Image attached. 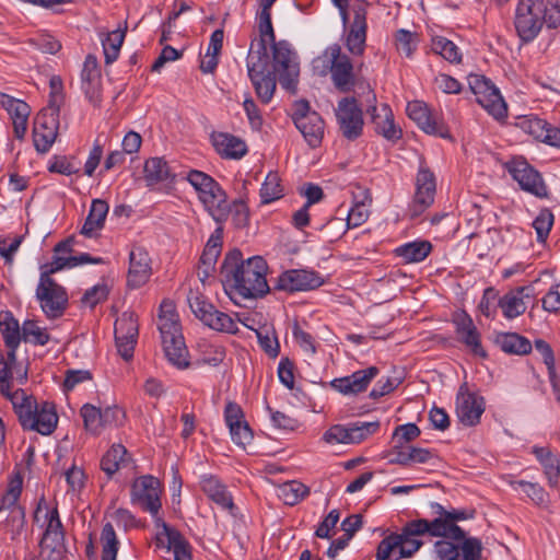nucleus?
Returning a JSON list of instances; mask_svg holds the SVG:
<instances>
[{
  "label": "nucleus",
  "mask_w": 560,
  "mask_h": 560,
  "mask_svg": "<svg viewBox=\"0 0 560 560\" xmlns=\"http://www.w3.org/2000/svg\"><path fill=\"white\" fill-rule=\"evenodd\" d=\"M273 49V74L278 75L281 86L288 91H294L298 82L300 67L298 57L288 44L279 42L272 45Z\"/></svg>",
  "instance_id": "1a4fd4ad"
},
{
  "label": "nucleus",
  "mask_w": 560,
  "mask_h": 560,
  "mask_svg": "<svg viewBox=\"0 0 560 560\" xmlns=\"http://www.w3.org/2000/svg\"><path fill=\"white\" fill-rule=\"evenodd\" d=\"M394 451L396 452V456L389 459V463L401 466H409L411 464H425L433 457V454L427 448L409 447L406 451L401 446L400 448Z\"/></svg>",
  "instance_id": "79ce46f5"
},
{
  "label": "nucleus",
  "mask_w": 560,
  "mask_h": 560,
  "mask_svg": "<svg viewBox=\"0 0 560 560\" xmlns=\"http://www.w3.org/2000/svg\"><path fill=\"white\" fill-rule=\"evenodd\" d=\"M200 486L211 501L223 509H233L232 497L218 478L211 475L203 476L200 480Z\"/></svg>",
  "instance_id": "e433bc0d"
},
{
  "label": "nucleus",
  "mask_w": 560,
  "mask_h": 560,
  "mask_svg": "<svg viewBox=\"0 0 560 560\" xmlns=\"http://www.w3.org/2000/svg\"><path fill=\"white\" fill-rule=\"evenodd\" d=\"M211 139L217 152L224 158L241 159L247 152L245 142L232 135L213 133Z\"/></svg>",
  "instance_id": "72a5a7b5"
},
{
  "label": "nucleus",
  "mask_w": 560,
  "mask_h": 560,
  "mask_svg": "<svg viewBox=\"0 0 560 560\" xmlns=\"http://www.w3.org/2000/svg\"><path fill=\"white\" fill-rule=\"evenodd\" d=\"M47 525L39 542L42 560H62L66 553L65 533L57 509L46 514Z\"/></svg>",
  "instance_id": "6e6552de"
},
{
  "label": "nucleus",
  "mask_w": 560,
  "mask_h": 560,
  "mask_svg": "<svg viewBox=\"0 0 560 560\" xmlns=\"http://www.w3.org/2000/svg\"><path fill=\"white\" fill-rule=\"evenodd\" d=\"M431 47L435 54L442 56L445 60L452 63H459L462 61V52L459 48L446 37H433Z\"/></svg>",
  "instance_id": "de8ad7c7"
},
{
  "label": "nucleus",
  "mask_w": 560,
  "mask_h": 560,
  "mask_svg": "<svg viewBox=\"0 0 560 560\" xmlns=\"http://www.w3.org/2000/svg\"><path fill=\"white\" fill-rule=\"evenodd\" d=\"M339 130L348 140H354L363 131V113L354 97H343L335 109Z\"/></svg>",
  "instance_id": "9d476101"
},
{
  "label": "nucleus",
  "mask_w": 560,
  "mask_h": 560,
  "mask_svg": "<svg viewBox=\"0 0 560 560\" xmlns=\"http://www.w3.org/2000/svg\"><path fill=\"white\" fill-rule=\"evenodd\" d=\"M407 115L413 120L419 128L429 135L447 138L448 133L443 124L439 122L436 117L432 115L428 105L421 101H413L407 105Z\"/></svg>",
  "instance_id": "393cba45"
},
{
  "label": "nucleus",
  "mask_w": 560,
  "mask_h": 560,
  "mask_svg": "<svg viewBox=\"0 0 560 560\" xmlns=\"http://www.w3.org/2000/svg\"><path fill=\"white\" fill-rule=\"evenodd\" d=\"M108 203L102 199L92 200L89 214L81 229V234L85 237H95L104 228L105 220L108 213Z\"/></svg>",
  "instance_id": "2f4dec72"
},
{
  "label": "nucleus",
  "mask_w": 560,
  "mask_h": 560,
  "mask_svg": "<svg viewBox=\"0 0 560 560\" xmlns=\"http://www.w3.org/2000/svg\"><path fill=\"white\" fill-rule=\"evenodd\" d=\"M101 544L102 560H116L119 542L110 523H106L102 529Z\"/></svg>",
  "instance_id": "603ef678"
},
{
  "label": "nucleus",
  "mask_w": 560,
  "mask_h": 560,
  "mask_svg": "<svg viewBox=\"0 0 560 560\" xmlns=\"http://www.w3.org/2000/svg\"><path fill=\"white\" fill-rule=\"evenodd\" d=\"M460 542L456 545L447 540L435 542V552L440 560H457L460 551L463 560H481V541L477 538L454 539Z\"/></svg>",
  "instance_id": "dca6fc26"
},
{
  "label": "nucleus",
  "mask_w": 560,
  "mask_h": 560,
  "mask_svg": "<svg viewBox=\"0 0 560 560\" xmlns=\"http://www.w3.org/2000/svg\"><path fill=\"white\" fill-rule=\"evenodd\" d=\"M319 230L323 232L324 237L334 242L339 240L349 230L345 219L331 218L327 223L323 224Z\"/></svg>",
  "instance_id": "69168bd1"
},
{
  "label": "nucleus",
  "mask_w": 560,
  "mask_h": 560,
  "mask_svg": "<svg viewBox=\"0 0 560 560\" xmlns=\"http://www.w3.org/2000/svg\"><path fill=\"white\" fill-rule=\"evenodd\" d=\"M430 534L434 537H445L450 539H463L464 530L459 526H450L441 520H416L409 522L402 529L401 536L402 544L399 545V555L395 558L410 557L412 556L422 545L421 540L413 538V536H420L423 534Z\"/></svg>",
  "instance_id": "20e7f679"
},
{
  "label": "nucleus",
  "mask_w": 560,
  "mask_h": 560,
  "mask_svg": "<svg viewBox=\"0 0 560 560\" xmlns=\"http://www.w3.org/2000/svg\"><path fill=\"white\" fill-rule=\"evenodd\" d=\"M508 167L522 189L539 198L547 197V188L541 176L525 160L514 159L508 164Z\"/></svg>",
  "instance_id": "2eb2a0df"
},
{
  "label": "nucleus",
  "mask_w": 560,
  "mask_h": 560,
  "mask_svg": "<svg viewBox=\"0 0 560 560\" xmlns=\"http://www.w3.org/2000/svg\"><path fill=\"white\" fill-rule=\"evenodd\" d=\"M431 252L429 242H411L401 245L395 249L397 256L401 257L405 262L422 261Z\"/></svg>",
  "instance_id": "37998d69"
},
{
  "label": "nucleus",
  "mask_w": 560,
  "mask_h": 560,
  "mask_svg": "<svg viewBox=\"0 0 560 560\" xmlns=\"http://www.w3.org/2000/svg\"><path fill=\"white\" fill-rule=\"evenodd\" d=\"M517 127L541 142L560 148V129L550 127L547 121L536 116L520 118Z\"/></svg>",
  "instance_id": "a878e982"
},
{
  "label": "nucleus",
  "mask_w": 560,
  "mask_h": 560,
  "mask_svg": "<svg viewBox=\"0 0 560 560\" xmlns=\"http://www.w3.org/2000/svg\"><path fill=\"white\" fill-rule=\"evenodd\" d=\"M375 125L377 133L387 140H397L400 138L401 131L394 124V116L387 104H382L380 112L376 106L368 109Z\"/></svg>",
  "instance_id": "7c9ffc66"
},
{
  "label": "nucleus",
  "mask_w": 560,
  "mask_h": 560,
  "mask_svg": "<svg viewBox=\"0 0 560 560\" xmlns=\"http://www.w3.org/2000/svg\"><path fill=\"white\" fill-rule=\"evenodd\" d=\"M435 188L434 174L425 165H420L416 177V194L413 199L415 214L421 213L433 203Z\"/></svg>",
  "instance_id": "5701e85b"
},
{
  "label": "nucleus",
  "mask_w": 560,
  "mask_h": 560,
  "mask_svg": "<svg viewBox=\"0 0 560 560\" xmlns=\"http://www.w3.org/2000/svg\"><path fill=\"white\" fill-rule=\"evenodd\" d=\"M57 423L58 416L55 406L51 402L45 401L40 407L36 404L34 411H31L28 422L24 420L21 425L24 430L36 431L43 435H49L57 428Z\"/></svg>",
  "instance_id": "b1692460"
},
{
  "label": "nucleus",
  "mask_w": 560,
  "mask_h": 560,
  "mask_svg": "<svg viewBox=\"0 0 560 560\" xmlns=\"http://www.w3.org/2000/svg\"><path fill=\"white\" fill-rule=\"evenodd\" d=\"M553 224V214L549 209H542L533 222L538 241L542 242L548 236Z\"/></svg>",
  "instance_id": "338daca9"
},
{
  "label": "nucleus",
  "mask_w": 560,
  "mask_h": 560,
  "mask_svg": "<svg viewBox=\"0 0 560 560\" xmlns=\"http://www.w3.org/2000/svg\"><path fill=\"white\" fill-rule=\"evenodd\" d=\"M109 293L108 285L104 282L97 283L86 290L81 299V303L85 307L94 308L98 303L104 302Z\"/></svg>",
  "instance_id": "0e129e2a"
},
{
  "label": "nucleus",
  "mask_w": 560,
  "mask_h": 560,
  "mask_svg": "<svg viewBox=\"0 0 560 560\" xmlns=\"http://www.w3.org/2000/svg\"><path fill=\"white\" fill-rule=\"evenodd\" d=\"M535 351L541 357L549 375V381L555 384L556 370H555V358L551 347L542 339H537L534 343Z\"/></svg>",
  "instance_id": "e2e57ef3"
},
{
  "label": "nucleus",
  "mask_w": 560,
  "mask_h": 560,
  "mask_svg": "<svg viewBox=\"0 0 560 560\" xmlns=\"http://www.w3.org/2000/svg\"><path fill=\"white\" fill-rule=\"evenodd\" d=\"M81 88L90 103L98 106L102 96L101 70L97 59L93 55H88L84 60L81 71Z\"/></svg>",
  "instance_id": "4be33fe9"
},
{
  "label": "nucleus",
  "mask_w": 560,
  "mask_h": 560,
  "mask_svg": "<svg viewBox=\"0 0 560 560\" xmlns=\"http://www.w3.org/2000/svg\"><path fill=\"white\" fill-rule=\"evenodd\" d=\"M402 544L401 536L398 534H392L385 537L378 545L376 558L377 560H388L392 556H395L396 550H399V545Z\"/></svg>",
  "instance_id": "774afa93"
},
{
  "label": "nucleus",
  "mask_w": 560,
  "mask_h": 560,
  "mask_svg": "<svg viewBox=\"0 0 560 560\" xmlns=\"http://www.w3.org/2000/svg\"><path fill=\"white\" fill-rule=\"evenodd\" d=\"M187 300L194 315L206 324L215 307L198 292L190 291Z\"/></svg>",
  "instance_id": "6e6d98bb"
},
{
  "label": "nucleus",
  "mask_w": 560,
  "mask_h": 560,
  "mask_svg": "<svg viewBox=\"0 0 560 560\" xmlns=\"http://www.w3.org/2000/svg\"><path fill=\"white\" fill-rule=\"evenodd\" d=\"M353 21L346 36L345 45L352 56H362L366 42V3L355 1L351 5Z\"/></svg>",
  "instance_id": "ddd939ff"
},
{
  "label": "nucleus",
  "mask_w": 560,
  "mask_h": 560,
  "mask_svg": "<svg viewBox=\"0 0 560 560\" xmlns=\"http://www.w3.org/2000/svg\"><path fill=\"white\" fill-rule=\"evenodd\" d=\"M81 417L85 430L90 433L97 435L104 429L103 413L98 408L86 404L81 408Z\"/></svg>",
  "instance_id": "864d4df0"
},
{
  "label": "nucleus",
  "mask_w": 560,
  "mask_h": 560,
  "mask_svg": "<svg viewBox=\"0 0 560 560\" xmlns=\"http://www.w3.org/2000/svg\"><path fill=\"white\" fill-rule=\"evenodd\" d=\"M144 175L151 183L163 182L170 176V167L163 159L151 158L144 164Z\"/></svg>",
  "instance_id": "5fc2aeb1"
},
{
  "label": "nucleus",
  "mask_w": 560,
  "mask_h": 560,
  "mask_svg": "<svg viewBox=\"0 0 560 560\" xmlns=\"http://www.w3.org/2000/svg\"><path fill=\"white\" fill-rule=\"evenodd\" d=\"M312 66L319 75L330 73L332 84L339 92L348 93L355 85L353 65L338 44L328 46L313 60Z\"/></svg>",
  "instance_id": "7ed1b4c3"
},
{
  "label": "nucleus",
  "mask_w": 560,
  "mask_h": 560,
  "mask_svg": "<svg viewBox=\"0 0 560 560\" xmlns=\"http://www.w3.org/2000/svg\"><path fill=\"white\" fill-rule=\"evenodd\" d=\"M497 345L502 351L510 354L524 355L530 352V341L516 332H502L495 338Z\"/></svg>",
  "instance_id": "ea45409f"
},
{
  "label": "nucleus",
  "mask_w": 560,
  "mask_h": 560,
  "mask_svg": "<svg viewBox=\"0 0 560 560\" xmlns=\"http://www.w3.org/2000/svg\"><path fill=\"white\" fill-rule=\"evenodd\" d=\"M378 373L380 370L376 366H370L364 370L355 371L351 375L334 378L328 382V385H338V383L341 385H368Z\"/></svg>",
  "instance_id": "3c124183"
},
{
  "label": "nucleus",
  "mask_w": 560,
  "mask_h": 560,
  "mask_svg": "<svg viewBox=\"0 0 560 560\" xmlns=\"http://www.w3.org/2000/svg\"><path fill=\"white\" fill-rule=\"evenodd\" d=\"M246 61L249 79L273 74L269 71L268 47L262 44L250 45Z\"/></svg>",
  "instance_id": "473e14b6"
},
{
  "label": "nucleus",
  "mask_w": 560,
  "mask_h": 560,
  "mask_svg": "<svg viewBox=\"0 0 560 560\" xmlns=\"http://www.w3.org/2000/svg\"><path fill=\"white\" fill-rule=\"evenodd\" d=\"M0 329L7 347L10 349L9 357L13 360L15 349L23 338L19 322L13 318L11 313L0 315Z\"/></svg>",
  "instance_id": "4c0bfd02"
},
{
  "label": "nucleus",
  "mask_w": 560,
  "mask_h": 560,
  "mask_svg": "<svg viewBox=\"0 0 560 560\" xmlns=\"http://www.w3.org/2000/svg\"><path fill=\"white\" fill-rule=\"evenodd\" d=\"M456 332L460 341H463L475 354L485 357V351L480 343V335L471 319L465 312H456L453 316Z\"/></svg>",
  "instance_id": "bb28decb"
},
{
  "label": "nucleus",
  "mask_w": 560,
  "mask_h": 560,
  "mask_svg": "<svg viewBox=\"0 0 560 560\" xmlns=\"http://www.w3.org/2000/svg\"><path fill=\"white\" fill-rule=\"evenodd\" d=\"M22 336L25 341L44 346L49 340L47 330L40 327L36 320L27 319L22 326Z\"/></svg>",
  "instance_id": "bf43d9fd"
},
{
  "label": "nucleus",
  "mask_w": 560,
  "mask_h": 560,
  "mask_svg": "<svg viewBox=\"0 0 560 560\" xmlns=\"http://www.w3.org/2000/svg\"><path fill=\"white\" fill-rule=\"evenodd\" d=\"M187 180L194 187L199 200L211 217L217 222L224 221L229 214L230 206L226 195L219 184L208 174L197 170L188 172Z\"/></svg>",
  "instance_id": "39448f33"
},
{
  "label": "nucleus",
  "mask_w": 560,
  "mask_h": 560,
  "mask_svg": "<svg viewBox=\"0 0 560 560\" xmlns=\"http://www.w3.org/2000/svg\"><path fill=\"white\" fill-rule=\"evenodd\" d=\"M257 96L264 103H269L276 91V75H266L256 79H250Z\"/></svg>",
  "instance_id": "052dcab7"
},
{
  "label": "nucleus",
  "mask_w": 560,
  "mask_h": 560,
  "mask_svg": "<svg viewBox=\"0 0 560 560\" xmlns=\"http://www.w3.org/2000/svg\"><path fill=\"white\" fill-rule=\"evenodd\" d=\"M296 128L301 131L311 148H317L322 143L324 137V121L317 113L299 117Z\"/></svg>",
  "instance_id": "f704fd0d"
},
{
  "label": "nucleus",
  "mask_w": 560,
  "mask_h": 560,
  "mask_svg": "<svg viewBox=\"0 0 560 560\" xmlns=\"http://www.w3.org/2000/svg\"><path fill=\"white\" fill-rule=\"evenodd\" d=\"M160 481L152 476H142L131 487V501L155 516L161 508Z\"/></svg>",
  "instance_id": "9b49d317"
},
{
  "label": "nucleus",
  "mask_w": 560,
  "mask_h": 560,
  "mask_svg": "<svg viewBox=\"0 0 560 560\" xmlns=\"http://www.w3.org/2000/svg\"><path fill=\"white\" fill-rule=\"evenodd\" d=\"M125 36L126 28H117L109 32L106 37L102 39L105 62L107 65L113 63L118 58Z\"/></svg>",
  "instance_id": "a18cd8bd"
},
{
  "label": "nucleus",
  "mask_w": 560,
  "mask_h": 560,
  "mask_svg": "<svg viewBox=\"0 0 560 560\" xmlns=\"http://www.w3.org/2000/svg\"><path fill=\"white\" fill-rule=\"evenodd\" d=\"M36 299L49 319L59 318L68 307V293L48 273H42L36 288Z\"/></svg>",
  "instance_id": "423d86ee"
},
{
  "label": "nucleus",
  "mask_w": 560,
  "mask_h": 560,
  "mask_svg": "<svg viewBox=\"0 0 560 560\" xmlns=\"http://www.w3.org/2000/svg\"><path fill=\"white\" fill-rule=\"evenodd\" d=\"M283 196L281 179L277 173L270 172L260 188L262 203H270Z\"/></svg>",
  "instance_id": "8fccbe9b"
},
{
  "label": "nucleus",
  "mask_w": 560,
  "mask_h": 560,
  "mask_svg": "<svg viewBox=\"0 0 560 560\" xmlns=\"http://www.w3.org/2000/svg\"><path fill=\"white\" fill-rule=\"evenodd\" d=\"M483 412V397L470 392L468 387H460L456 399V413L459 421L464 425L474 427L479 423Z\"/></svg>",
  "instance_id": "f3484780"
},
{
  "label": "nucleus",
  "mask_w": 560,
  "mask_h": 560,
  "mask_svg": "<svg viewBox=\"0 0 560 560\" xmlns=\"http://www.w3.org/2000/svg\"><path fill=\"white\" fill-rule=\"evenodd\" d=\"M159 330L162 340L182 335L178 315L175 312V305L171 301L162 302L159 314Z\"/></svg>",
  "instance_id": "c9c22d12"
},
{
  "label": "nucleus",
  "mask_w": 560,
  "mask_h": 560,
  "mask_svg": "<svg viewBox=\"0 0 560 560\" xmlns=\"http://www.w3.org/2000/svg\"><path fill=\"white\" fill-rule=\"evenodd\" d=\"M267 264L259 257L243 260L237 249L225 255L221 275L225 285L245 299L262 296L269 291L266 280Z\"/></svg>",
  "instance_id": "f257e3e1"
},
{
  "label": "nucleus",
  "mask_w": 560,
  "mask_h": 560,
  "mask_svg": "<svg viewBox=\"0 0 560 560\" xmlns=\"http://www.w3.org/2000/svg\"><path fill=\"white\" fill-rule=\"evenodd\" d=\"M156 546L173 550L174 560H191L187 541L174 528L170 527L163 520L156 518Z\"/></svg>",
  "instance_id": "6ab92c4d"
},
{
  "label": "nucleus",
  "mask_w": 560,
  "mask_h": 560,
  "mask_svg": "<svg viewBox=\"0 0 560 560\" xmlns=\"http://www.w3.org/2000/svg\"><path fill=\"white\" fill-rule=\"evenodd\" d=\"M138 337V322L132 312H125L115 322V341L119 355L129 360L133 355Z\"/></svg>",
  "instance_id": "f8f14e48"
},
{
  "label": "nucleus",
  "mask_w": 560,
  "mask_h": 560,
  "mask_svg": "<svg viewBox=\"0 0 560 560\" xmlns=\"http://www.w3.org/2000/svg\"><path fill=\"white\" fill-rule=\"evenodd\" d=\"M532 293L533 290L530 288L523 287L504 294L499 300V306L501 307L503 315L509 319L522 315L527 308V304L532 299Z\"/></svg>",
  "instance_id": "c756f323"
},
{
  "label": "nucleus",
  "mask_w": 560,
  "mask_h": 560,
  "mask_svg": "<svg viewBox=\"0 0 560 560\" xmlns=\"http://www.w3.org/2000/svg\"><path fill=\"white\" fill-rule=\"evenodd\" d=\"M270 9L271 8L260 7V12L257 16L259 39L252 44H262L264 46H268V44H276Z\"/></svg>",
  "instance_id": "09e8293b"
},
{
  "label": "nucleus",
  "mask_w": 560,
  "mask_h": 560,
  "mask_svg": "<svg viewBox=\"0 0 560 560\" xmlns=\"http://www.w3.org/2000/svg\"><path fill=\"white\" fill-rule=\"evenodd\" d=\"M151 259L147 249L139 245H133L129 253L128 285L130 288H140L151 277Z\"/></svg>",
  "instance_id": "aec40b11"
},
{
  "label": "nucleus",
  "mask_w": 560,
  "mask_h": 560,
  "mask_svg": "<svg viewBox=\"0 0 560 560\" xmlns=\"http://www.w3.org/2000/svg\"><path fill=\"white\" fill-rule=\"evenodd\" d=\"M310 489L300 481L284 482L279 487V498L288 505H294L308 495Z\"/></svg>",
  "instance_id": "49530a36"
},
{
  "label": "nucleus",
  "mask_w": 560,
  "mask_h": 560,
  "mask_svg": "<svg viewBox=\"0 0 560 560\" xmlns=\"http://www.w3.org/2000/svg\"><path fill=\"white\" fill-rule=\"evenodd\" d=\"M59 119L55 114L38 113L34 119L33 141L37 152L47 153L56 141Z\"/></svg>",
  "instance_id": "a211bd4d"
},
{
  "label": "nucleus",
  "mask_w": 560,
  "mask_h": 560,
  "mask_svg": "<svg viewBox=\"0 0 560 560\" xmlns=\"http://www.w3.org/2000/svg\"><path fill=\"white\" fill-rule=\"evenodd\" d=\"M0 389L2 395L11 401L20 423L22 424L24 420L28 422L31 411H34L37 404L33 394L22 387H0Z\"/></svg>",
  "instance_id": "c85d7f7f"
},
{
  "label": "nucleus",
  "mask_w": 560,
  "mask_h": 560,
  "mask_svg": "<svg viewBox=\"0 0 560 560\" xmlns=\"http://www.w3.org/2000/svg\"><path fill=\"white\" fill-rule=\"evenodd\" d=\"M468 85L476 101L495 119H502L506 116V104L499 89L485 75L470 74Z\"/></svg>",
  "instance_id": "0eeeda50"
},
{
  "label": "nucleus",
  "mask_w": 560,
  "mask_h": 560,
  "mask_svg": "<svg viewBox=\"0 0 560 560\" xmlns=\"http://www.w3.org/2000/svg\"><path fill=\"white\" fill-rule=\"evenodd\" d=\"M544 23L548 27L560 24V0H520L514 24L522 40H533Z\"/></svg>",
  "instance_id": "f03ea898"
},
{
  "label": "nucleus",
  "mask_w": 560,
  "mask_h": 560,
  "mask_svg": "<svg viewBox=\"0 0 560 560\" xmlns=\"http://www.w3.org/2000/svg\"><path fill=\"white\" fill-rule=\"evenodd\" d=\"M370 202L371 198L365 196L362 201L355 202L354 206L348 211L347 219L345 221L349 229L358 228L368 220L370 215Z\"/></svg>",
  "instance_id": "13d9d810"
},
{
  "label": "nucleus",
  "mask_w": 560,
  "mask_h": 560,
  "mask_svg": "<svg viewBox=\"0 0 560 560\" xmlns=\"http://www.w3.org/2000/svg\"><path fill=\"white\" fill-rule=\"evenodd\" d=\"M323 284V279L314 271L288 270L281 273L277 281V289L294 292L314 290Z\"/></svg>",
  "instance_id": "412c9836"
},
{
  "label": "nucleus",
  "mask_w": 560,
  "mask_h": 560,
  "mask_svg": "<svg viewBox=\"0 0 560 560\" xmlns=\"http://www.w3.org/2000/svg\"><path fill=\"white\" fill-rule=\"evenodd\" d=\"M221 234L220 230H217L215 234L211 235V237L208 240L200 257L201 265L206 267V276H209L210 272L214 269L217 259L221 254Z\"/></svg>",
  "instance_id": "c03bdc74"
},
{
  "label": "nucleus",
  "mask_w": 560,
  "mask_h": 560,
  "mask_svg": "<svg viewBox=\"0 0 560 560\" xmlns=\"http://www.w3.org/2000/svg\"><path fill=\"white\" fill-rule=\"evenodd\" d=\"M380 428V422H362L350 427L336 424L330 427L324 434V440L329 444L345 443L353 444L365 440L375 433Z\"/></svg>",
  "instance_id": "4468645a"
},
{
  "label": "nucleus",
  "mask_w": 560,
  "mask_h": 560,
  "mask_svg": "<svg viewBox=\"0 0 560 560\" xmlns=\"http://www.w3.org/2000/svg\"><path fill=\"white\" fill-rule=\"evenodd\" d=\"M396 49L406 57H411L418 45V37L415 33L399 30L395 36Z\"/></svg>",
  "instance_id": "680f3d73"
},
{
  "label": "nucleus",
  "mask_w": 560,
  "mask_h": 560,
  "mask_svg": "<svg viewBox=\"0 0 560 560\" xmlns=\"http://www.w3.org/2000/svg\"><path fill=\"white\" fill-rule=\"evenodd\" d=\"M130 462L127 448L121 444H113L106 452L101 460L102 470L112 477L121 467H125Z\"/></svg>",
  "instance_id": "58836bf2"
},
{
  "label": "nucleus",
  "mask_w": 560,
  "mask_h": 560,
  "mask_svg": "<svg viewBox=\"0 0 560 560\" xmlns=\"http://www.w3.org/2000/svg\"><path fill=\"white\" fill-rule=\"evenodd\" d=\"M1 105L12 119L14 136L23 140L27 131V121L31 114L30 106L25 102L9 95L1 96Z\"/></svg>",
  "instance_id": "cd10ccee"
},
{
  "label": "nucleus",
  "mask_w": 560,
  "mask_h": 560,
  "mask_svg": "<svg viewBox=\"0 0 560 560\" xmlns=\"http://www.w3.org/2000/svg\"><path fill=\"white\" fill-rule=\"evenodd\" d=\"M205 325L221 332L236 334L238 331L237 323L229 314L215 308Z\"/></svg>",
  "instance_id": "4d7b16f0"
},
{
  "label": "nucleus",
  "mask_w": 560,
  "mask_h": 560,
  "mask_svg": "<svg viewBox=\"0 0 560 560\" xmlns=\"http://www.w3.org/2000/svg\"><path fill=\"white\" fill-rule=\"evenodd\" d=\"M162 342L165 354L173 365L180 369L188 365L187 349L183 335L162 340Z\"/></svg>",
  "instance_id": "a19ab883"
}]
</instances>
